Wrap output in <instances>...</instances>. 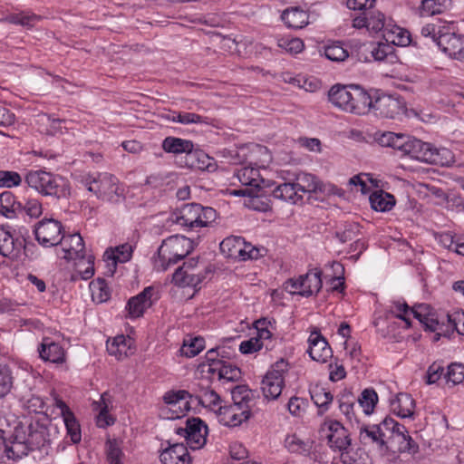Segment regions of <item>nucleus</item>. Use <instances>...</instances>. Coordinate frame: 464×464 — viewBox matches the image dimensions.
I'll list each match as a JSON object with an SVG mask.
<instances>
[{
  "mask_svg": "<svg viewBox=\"0 0 464 464\" xmlns=\"http://www.w3.org/2000/svg\"><path fill=\"white\" fill-rule=\"evenodd\" d=\"M353 88L354 85H334L328 92V99L330 102L334 106L344 111L350 112V111L352 110L351 102L353 93Z\"/></svg>",
  "mask_w": 464,
  "mask_h": 464,
  "instance_id": "nucleus-22",
  "label": "nucleus"
},
{
  "mask_svg": "<svg viewBox=\"0 0 464 464\" xmlns=\"http://www.w3.org/2000/svg\"><path fill=\"white\" fill-rule=\"evenodd\" d=\"M131 339L124 335H117L112 341H108L107 351L109 354L121 360L128 356L130 350Z\"/></svg>",
  "mask_w": 464,
  "mask_h": 464,
  "instance_id": "nucleus-35",
  "label": "nucleus"
},
{
  "mask_svg": "<svg viewBox=\"0 0 464 464\" xmlns=\"http://www.w3.org/2000/svg\"><path fill=\"white\" fill-rule=\"evenodd\" d=\"M188 398H193V395H191L188 392L185 390H179L177 392H168L164 394L163 400L165 403L170 405L172 408L170 409L172 411H176V407L179 405V409H181L183 406L187 410L189 409L188 401H187Z\"/></svg>",
  "mask_w": 464,
  "mask_h": 464,
  "instance_id": "nucleus-42",
  "label": "nucleus"
},
{
  "mask_svg": "<svg viewBox=\"0 0 464 464\" xmlns=\"http://www.w3.org/2000/svg\"><path fill=\"white\" fill-rule=\"evenodd\" d=\"M450 5V0H422L418 9L420 16L428 17L443 13Z\"/></svg>",
  "mask_w": 464,
  "mask_h": 464,
  "instance_id": "nucleus-38",
  "label": "nucleus"
},
{
  "mask_svg": "<svg viewBox=\"0 0 464 464\" xmlns=\"http://www.w3.org/2000/svg\"><path fill=\"white\" fill-rule=\"evenodd\" d=\"M29 188L44 197L55 199H68L71 196V185L67 179L43 169L30 170L24 176Z\"/></svg>",
  "mask_w": 464,
  "mask_h": 464,
  "instance_id": "nucleus-2",
  "label": "nucleus"
},
{
  "mask_svg": "<svg viewBox=\"0 0 464 464\" xmlns=\"http://www.w3.org/2000/svg\"><path fill=\"white\" fill-rule=\"evenodd\" d=\"M176 433L185 438L190 449L198 450L207 441L208 429L199 418H191L186 420L185 427L177 428Z\"/></svg>",
  "mask_w": 464,
  "mask_h": 464,
  "instance_id": "nucleus-13",
  "label": "nucleus"
},
{
  "mask_svg": "<svg viewBox=\"0 0 464 464\" xmlns=\"http://www.w3.org/2000/svg\"><path fill=\"white\" fill-rule=\"evenodd\" d=\"M205 347V340L204 338L198 337H188L184 340V343L182 346V353L187 357H194L198 355Z\"/></svg>",
  "mask_w": 464,
  "mask_h": 464,
  "instance_id": "nucleus-53",
  "label": "nucleus"
},
{
  "mask_svg": "<svg viewBox=\"0 0 464 464\" xmlns=\"http://www.w3.org/2000/svg\"><path fill=\"white\" fill-rule=\"evenodd\" d=\"M310 395L314 403L318 407V413L321 415L328 411L329 405L334 400L333 394L318 384L310 388Z\"/></svg>",
  "mask_w": 464,
  "mask_h": 464,
  "instance_id": "nucleus-32",
  "label": "nucleus"
},
{
  "mask_svg": "<svg viewBox=\"0 0 464 464\" xmlns=\"http://www.w3.org/2000/svg\"><path fill=\"white\" fill-rule=\"evenodd\" d=\"M281 18L288 28L295 30L302 29L309 24L308 13L299 7L285 9Z\"/></svg>",
  "mask_w": 464,
  "mask_h": 464,
  "instance_id": "nucleus-27",
  "label": "nucleus"
},
{
  "mask_svg": "<svg viewBox=\"0 0 464 464\" xmlns=\"http://www.w3.org/2000/svg\"><path fill=\"white\" fill-rule=\"evenodd\" d=\"M277 45L290 54L300 53L304 48V42L300 38L283 36L277 39Z\"/></svg>",
  "mask_w": 464,
  "mask_h": 464,
  "instance_id": "nucleus-50",
  "label": "nucleus"
},
{
  "mask_svg": "<svg viewBox=\"0 0 464 464\" xmlns=\"http://www.w3.org/2000/svg\"><path fill=\"white\" fill-rule=\"evenodd\" d=\"M326 425L328 427L326 438L330 448L338 451L346 450L351 445L348 430L337 420H330Z\"/></svg>",
  "mask_w": 464,
  "mask_h": 464,
  "instance_id": "nucleus-14",
  "label": "nucleus"
},
{
  "mask_svg": "<svg viewBox=\"0 0 464 464\" xmlns=\"http://www.w3.org/2000/svg\"><path fill=\"white\" fill-rule=\"evenodd\" d=\"M324 55L333 62H343L349 56L348 51L339 42L325 46Z\"/></svg>",
  "mask_w": 464,
  "mask_h": 464,
  "instance_id": "nucleus-55",
  "label": "nucleus"
},
{
  "mask_svg": "<svg viewBox=\"0 0 464 464\" xmlns=\"http://www.w3.org/2000/svg\"><path fill=\"white\" fill-rule=\"evenodd\" d=\"M406 111V102L400 95L382 94L374 97L373 113L378 117L401 119Z\"/></svg>",
  "mask_w": 464,
  "mask_h": 464,
  "instance_id": "nucleus-10",
  "label": "nucleus"
},
{
  "mask_svg": "<svg viewBox=\"0 0 464 464\" xmlns=\"http://www.w3.org/2000/svg\"><path fill=\"white\" fill-rule=\"evenodd\" d=\"M154 289L151 286L144 288L139 295L130 298L126 309L130 318H139L152 305V295Z\"/></svg>",
  "mask_w": 464,
  "mask_h": 464,
  "instance_id": "nucleus-19",
  "label": "nucleus"
},
{
  "mask_svg": "<svg viewBox=\"0 0 464 464\" xmlns=\"http://www.w3.org/2000/svg\"><path fill=\"white\" fill-rule=\"evenodd\" d=\"M193 397L198 404L208 407L215 412L218 411V406H221V398L214 390L206 389L201 394Z\"/></svg>",
  "mask_w": 464,
  "mask_h": 464,
  "instance_id": "nucleus-48",
  "label": "nucleus"
},
{
  "mask_svg": "<svg viewBox=\"0 0 464 464\" xmlns=\"http://www.w3.org/2000/svg\"><path fill=\"white\" fill-rule=\"evenodd\" d=\"M81 183L102 200L117 203L123 194L119 179L112 174L104 172L86 174L81 177Z\"/></svg>",
  "mask_w": 464,
  "mask_h": 464,
  "instance_id": "nucleus-5",
  "label": "nucleus"
},
{
  "mask_svg": "<svg viewBox=\"0 0 464 464\" xmlns=\"http://www.w3.org/2000/svg\"><path fill=\"white\" fill-rule=\"evenodd\" d=\"M415 401L412 397L404 392H400L391 401V409L394 414L401 418H411L414 414Z\"/></svg>",
  "mask_w": 464,
  "mask_h": 464,
  "instance_id": "nucleus-28",
  "label": "nucleus"
},
{
  "mask_svg": "<svg viewBox=\"0 0 464 464\" xmlns=\"http://www.w3.org/2000/svg\"><path fill=\"white\" fill-rule=\"evenodd\" d=\"M375 140L382 147H391L402 152L407 135L387 131L376 134Z\"/></svg>",
  "mask_w": 464,
  "mask_h": 464,
  "instance_id": "nucleus-39",
  "label": "nucleus"
},
{
  "mask_svg": "<svg viewBox=\"0 0 464 464\" xmlns=\"http://www.w3.org/2000/svg\"><path fill=\"white\" fill-rule=\"evenodd\" d=\"M186 165L192 169L213 172L217 169L216 160L201 150H190L185 157Z\"/></svg>",
  "mask_w": 464,
  "mask_h": 464,
  "instance_id": "nucleus-23",
  "label": "nucleus"
},
{
  "mask_svg": "<svg viewBox=\"0 0 464 464\" xmlns=\"http://www.w3.org/2000/svg\"><path fill=\"white\" fill-rule=\"evenodd\" d=\"M14 385V376L10 366L0 363V401L7 397Z\"/></svg>",
  "mask_w": 464,
  "mask_h": 464,
  "instance_id": "nucleus-41",
  "label": "nucleus"
},
{
  "mask_svg": "<svg viewBox=\"0 0 464 464\" xmlns=\"http://www.w3.org/2000/svg\"><path fill=\"white\" fill-rule=\"evenodd\" d=\"M388 24L385 23V16L379 11L370 10L368 14V30L378 33L383 30L384 34L388 33Z\"/></svg>",
  "mask_w": 464,
  "mask_h": 464,
  "instance_id": "nucleus-54",
  "label": "nucleus"
},
{
  "mask_svg": "<svg viewBox=\"0 0 464 464\" xmlns=\"http://www.w3.org/2000/svg\"><path fill=\"white\" fill-rule=\"evenodd\" d=\"M194 144L191 140L176 137H167L162 141V149L167 153L188 155L193 149Z\"/></svg>",
  "mask_w": 464,
  "mask_h": 464,
  "instance_id": "nucleus-33",
  "label": "nucleus"
},
{
  "mask_svg": "<svg viewBox=\"0 0 464 464\" xmlns=\"http://www.w3.org/2000/svg\"><path fill=\"white\" fill-rule=\"evenodd\" d=\"M63 120L53 118L46 113H41L37 115L36 118V124L39 132L45 135H56L58 133H63Z\"/></svg>",
  "mask_w": 464,
  "mask_h": 464,
  "instance_id": "nucleus-31",
  "label": "nucleus"
},
{
  "mask_svg": "<svg viewBox=\"0 0 464 464\" xmlns=\"http://www.w3.org/2000/svg\"><path fill=\"white\" fill-rule=\"evenodd\" d=\"M0 438L9 439L5 445L8 459H19L30 451L40 450L47 443V429L38 420L20 422L11 430L8 420L0 416Z\"/></svg>",
  "mask_w": 464,
  "mask_h": 464,
  "instance_id": "nucleus-1",
  "label": "nucleus"
},
{
  "mask_svg": "<svg viewBox=\"0 0 464 464\" xmlns=\"http://www.w3.org/2000/svg\"><path fill=\"white\" fill-rule=\"evenodd\" d=\"M39 357L45 362L55 364H63L66 361L65 351L63 346L51 340V338H44L38 346Z\"/></svg>",
  "mask_w": 464,
  "mask_h": 464,
  "instance_id": "nucleus-20",
  "label": "nucleus"
},
{
  "mask_svg": "<svg viewBox=\"0 0 464 464\" xmlns=\"http://www.w3.org/2000/svg\"><path fill=\"white\" fill-rule=\"evenodd\" d=\"M301 182L290 183L285 182L276 187L273 190V197L292 204H296L302 199L299 192H316L322 190L319 180L311 174H304L303 178L298 179Z\"/></svg>",
  "mask_w": 464,
  "mask_h": 464,
  "instance_id": "nucleus-7",
  "label": "nucleus"
},
{
  "mask_svg": "<svg viewBox=\"0 0 464 464\" xmlns=\"http://www.w3.org/2000/svg\"><path fill=\"white\" fill-rule=\"evenodd\" d=\"M439 47L458 61L464 58V34H456L452 24H443L439 30Z\"/></svg>",
  "mask_w": 464,
  "mask_h": 464,
  "instance_id": "nucleus-11",
  "label": "nucleus"
},
{
  "mask_svg": "<svg viewBox=\"0 0 464 464\" xmlns=\"http://www.w3.org/2000/svg\"><path fill=\"white\" fill-rule=\"evenodd\" d=\"M388 440H391L389 450L392 451L393 454L408 453L414 455L419 451V445L408 434L406 428L393 436H390Z\"/></svg>",
  "mask_w": 464,
  "mask_h": 464,
  "instance_id": "nucleus-21",
  "label": "nucleus"
},
{
  "mask_svg": "<svg viewBox=\"0 0 464 464\" xmlns=\"http://www.w3.org/2000/svg\"><path fill=\"white\" fill-rule=\"evenodd\" d=\"M63 420L65 425L67 434L71 438V440L73 443L80 442L82 439L81 429L73 413H67V416L63 418Z\"/></svg>",
  "mask_w": 464,
  "mask_h": 464,
  "instance_id": "nucleus-56",
  "label": "nucleus"
},
{
  "mask_svg": "<svg viewBox=\"0 0 464 464\" xmlns=\"http://www.w3.org/2000/svg\"><path fill=\"white\" fill-rule=\"evenodd\" d=\"M288 362L284 359L276 362L261 381V391L265 399L275 401L279 398L285 386V375L288 372Z\"/></svg>",
  "mask_w": 464,
  "mask_h": 464,
  "instance_id": "nucleus-8",
  "label": "nucleus"
},
{
  "mask_svg": "<svg viewBox=\"0 0 464 464\" xmlns=\"http://www.w3.org/2000/svg\"><path fill=\"white\" fill-rule=\"evenodd\" d=\"M106 453L109 464H123V452L116 440H108L106 442Z\"/></svg>",
  "mask_w": 464,
  "mask_h": 464,
  "instance_id": "nucleus-57",
  "label": "nucleus"
},
{
  "mask_svg": "<svg viewBox=\"0 0 464 464\" xmlns=\"http://www.w3.org/2000/svg\"><path fill=\"white\" fill-rule=\"evenodd\" d=\"M40 19V16L34 14L19 13L11 14L4 18H1L0 22L19 24L26 28H32Z\"/></svg>",
  "mask_w": 464,
  "mask_h": 464,
  "instance_id": "nucleus-44",
  "label": "nucleus"
},
{
  "mask_svg": "<svg viewBox=\"0 0 464 464\" xmlns=\"http://www.w3.org/2000/svg\"><path fill=\"white\" fill-rule=\"evenodd\" d=\"M205 276L201 271L183 270L177 268L172 276V282L180 287L190 286L196 288L202 283Z\"/></svg>",
  "mask_w": 464,
  "mask_h": 464,
  "instance_id": "nucleus-29",
  "label": "nucleus"
},
{
  "mask_svg": "<svg viewBox=\"0 0 464 464\" xmlns=\"http://www.w3.org/2000/svg\"><path fill=\"white\" fill-rule=\"evenodd\" d=\"M22 182V178L19 173L15 171L0 170V187L1 188H13L19 186Z\"/></svg>",
  "mask_w": 464,
  "mask_h": 464,
  "instance_id": "nucleus-61",
  "label": "nucleus"
},
{
  "mask_svg": "<svg viewBox=\"0 0 464 464\" xmlns=\"http://www.w3.org/2000/svg\"><path fill=\"white\" fill-rule=\"evenodd\" d=\"M217 212L210 207H202L199 204H184L172 214V220L176 224L188 229L204 227L215 221Z\"/></svg>",
  "mask_w": 464,
  "mask_h": 464,
  "instance_id": "nucleus-6",
  "label": "nucleus"
},
{
  "mask_svg": "<svg viewBox=\"0 0 464 464\" xmlns=\"http://www.w3.org/2000/svg\"><path fill=\"white\" fill-rule=\"evenodd\" d=\"M378 401V395L372 389H365L358 398V403L366 415L372 413Z\"/></svg>",
  "mask_w": 464,
  "mask_h": 464,
  "instance_id": "nucleus-52",
  "label": "nucleus"
},
{
  "mask_svg": "<svg viewBox=\"0 0 464 464\" xmlns=\"http://www.w3.org/2000/svg\"><path fill=\"white\" fill-rule=\"evenodd\" d=\"M448 382H452L453 385L461 383L464 381V365L461 363H451L448 367L445 375Z\"/></svg>",
  "mask_w": 464,
  "mask_h": 464,
  "instance_id": "nucleus-58",
  "label": "nucleus"
},
{
  "mask_svg": "<svg viewBox=\"0 0 464 464\" xmlns=\"http://www.w3.org/2000/svg\"><path fill=\"white\" fill-rule=\"evenodd\" d=\"M392 312L395 313V316L403 320L408 326L411 325L409 314H411V308L405 302L395 301L392 305Z\"/></svg>",
  "mask_w": 464,
  "mask_h": 464,
  "instance_id": "nucleus-64",
  "label": "nucleus"
},
{
  "mask_svg": "<svg viewBox=\"0 0 464 464\" xmlns=\"http://www.w3.org/2000/svg\"><path fill=\"white\" fill-rule=\"evenodd\" d=\"M374 98L358 85H354L350 112L365 114L373 111Z\"/></svg>",
  "mask_w": 464,
  "mask_h": 464,
  "instance_id": "nucleus-26",
  "label": "nucleus"
},
{
  "mask_svg": "<svg viewBox=\"0 0 464 464\" xmlns=\"http://www.w3.org/2000/svg\"><path fill=\"white\" fill-rule=\"evenodd\" d=\"M133 253V247L129 243H124L116 246L114 249L106 250L105 256L108 259H111L113 264L128 262Z\"/></svg>",
  "mask_w": 464,
  "mask_h": 464,
  "instance_id": "nucleus-45",
  "label": "nucleus"
},
{
  "mask_svg": "<svg viewBox=\"0 0 464 464\" xmlns=\"http://www.w3.org/2000/svg\"><path fill=\"white\" fill-rule=\"evenodd\" d=\"M93 409L100 411L96 418L98 427L106 428L114 423V419L108 413V405L105 402L104 394L102 395L101 401L93 403Z\"/></svg>",
  "mask_w": 464,
  "mask_h": 464,
  "instance_id": "nucleus-51",
  "label": "nucleus"
},
{
  "mask_svg": "<svg viewBox=\"0 0 464 464\" xmlns=\"http://www.w3.org/2000/svg\"><path fill=\"white\" fill-rule=\"evenodd\" d=\"M237 177L244 186L259 188L264 179H261L259 170L253 167H244L237 171Z\"/></svg>",
  "mask_w": 464,
  "mask_h": 464,
  "instance_id": "nucleus-43",
  "label": "nucleus"
},
{
  "mask_svg": "<svg viewBox=\"0 0 464 464\" xmlns=\"http://www.w3.org/2000/svg\"><path fill=\"white\" fill-rule=\"evenodd\" d=\"M393 46L389 44L378 43L372 45L371 53L375 61H384L393 56Z\"/></svg>",
  "mask_w": 464,
  "mask_h": 464,
  "instance_id": "nucleus-59",
  "label": "nucleus"
},
{
  "mask_svg": "<svg viewBox=\"0 0 464 464\" xmlns=\"http://www.w3.org/2000/svg\"><path fill=\"white\" fill-rule=\"evenodd\" d=\"M22 212V204L16 202L14 196L10 191L0 194V214L7 218H13Z\"/></svg>",
  "mask_w": 464,
  "mask_h": 464,
  "instance_id": "nucleus-34",
  "label": "nucleus"
},
{
  "mask_svg": "<svg viewBox=\"0 0 464 464\" xmlns=\"http://www.w3.org/2000/svg\"><path fill=\"white\" fill-rule=\"evenodd\" d=\"M360 441L364 444H373L382 451H389L388 437L378 425L362 426L360 429Z\"/></svg>",
  "mask_w": 464,
  "mask_h": 464,
  "instance_id": "nucleus-17",
  "label": "nucleus"
},
{
  "mask_svg": "<svg viewBox=\"0 0 464 464\" xmlns=\"http://www.w3.org/2000/svg\"><path fill=\"white\" fill-rule=\"evenodd\" d=\"M214 374L218 375L219 381L237 382L241 378V371L238 367L232 365L226 361L216 362Z\"/></svg>",
  "mask_w": 464,
  "mask_h": 464,
  "instance_id": "nucleus-40",
  "label": "nucleus"
},
{
  "mask_svg": "<svg viewBox=\"0 0 464 464\" xmlns=\"http://www.w3.org/2000/svg\"><path fill=\"white\" fill-rule=\"evenodd\" d=\"M307 406V401L293 396L287 402V410L289 413L294 417H301L304 412Z\"/></svg>",
  "mask_w": 464,
  "mask_h": 464,
  "instance_id": "nucleus-60",
  "label": "nucleus"
},
{
  "mask_svg": "<svg viewBox=\"0 0 464 464\" xmlns=\"http://www.w3.org/2000/svg\"><path fill=\"white\" fill-rule=\"evenodd\" d=\"M433 145L407 135L402 154L422 162H429Z\"/></svg>",
  "mask_w": 464,
  "mask_h": 464,
  "instance_id": "nucleus-18",
  "label": "nucleus"
},
{
  "mask_svg": "<svg viewBox=\"0 0 464 464\" xmlns=\"http://www.w3.org/2000/svg\"><path fill=\"white\" fill-rule=\"evenodd\" d=\"M308 343L309 347L307 353L314 361L324 363L332 357L333 351L331 346L318 331L311 333Z\"/></svg>",
  "mask_w": 464,
  "mask_h": 464,
  "instance_id": "nucleus-15",
  "label": "nucleus"
},
{
  "mask_svg": "<svg viewBox=\"0 0 464 464\" xmlns=\"http://www.w3.org/2000/svg\"><path fill=\"white\" fill-rule=\"evenodd\" d=\"M224 349L220 348H212L208 350L206 353V362L208 363V370L207 372L208 373L214 374V364L216 365V362H222L224 360Z\"/></svg>",
  "mask_w": 464,
  "mask_h": 464,
  "instance_id": "nucleus-62",
  "label": "nucleus"
},
{
  "mask_svg": "<svg viewBox=\"0 0 464 464\" xmlns=\"http://www.w3.org/2000/svg\"><path fill=\"white\" fill-rule=\"evenodd\" d=\"M243 246V237H227L219 245L221 253L228 258L238 259L241 255Z\"/></svg>",
  "mask_w": 464,
  "mask_h": 464,
  "instance_id": "nucleus-37",
  "label": "nucleus"
},
{
  "mask_svg": "<svg viewBox=\"0 0 464 464\" xmlns=\"http://www.w3.org/2000/svg\"><path fill=\"white\" fill-rule=\"evenodd\" d=\"M193 248V241L184 236L169 237L160 246L154 266L160 271H166L185 258Z\"/></svg>",
  "mask_w": 464,
  "mask_h": 464,
  "instance_id": "nucleus-3",
  "label": "nucleus"
},
{
  "mask_svg": "<svg viewBox=\"0 0 464 464\" xmlns=\"http://www.w3.org/2000/svg\"><path fill=\"white\" fill-rule=\"evenodd\" d=\"M285 446L291 453L308 456L314 447V440H304L297 434H289L285 439Z\"/></svg>",
  "mask_w": 464,
  "mask_h": 464,
  "instance_id": "nucleus-30",
  "label": "nucleus"
},
{
  "mask_svg": "<svg viewBox=\"0 0 464 464\" xmlns=\"http://www.w3.org/2000/svg\"><path fill=\"white\" fill-rule=\"evenodd\" d=\"M369 200L372 208L380 212L389 211L395 205L394 197L383 190H376L372 192L370 195Z\"/></svg>",
  "mask_w": 464,
  "mask_h": 464,
  "instance_id": "nucleus-36",
  "label": "nucleus"
},
{
  "mask_svg": "<svg viewBox=\"0 0 464 464\" xmlns=\"http://www.w3.org/2000/svg\"><path fill=\"white\" fill-rule=\"evenodd\" d=\"M22 211H24L30 218H37L43 213V205L37 198H30L24 206H22Z\"/></svg>",
  "mask_w": 464,
  "mask_h": 464,
  "instance_id": "nucleus-63",
  "label": "nucleus"
},
{
  "mask_svg": "<svg viewBox=\"0 0 464 464\" xmlns=\"http://www.w3.org/2000/svg\"><path fill=\"white\" fill-rule=\"evenodd\" d=\"M34 233L37 242L44 246H57L63 239V226L53 218H44L34 225Z\"/></svg>",
  "mask_w": 464,
  "mask_h": 464,
  "instance_id": "nucleus-12",
  "label": "nucleus"
},
{
  "mask_svg": "<svg viewBox=\"0 0 464 464\" xmlns=\"http://www.w3.org/2000/svg\"><path fill=\"white\" fill-rule=\"evenodd\" d=\"M160 461L163 464H191L188 449L183 443H176L164 450Z\"/></svg>",
  "mask_w": 464,
  "mask_h": 464,
  "instance_id": "nucleus-25",
  "label": "nucleus"
},
{
  "mask_svg": "<svg viewBox=\"0 0 464 464\" xmlns=\"http://www.w3.org/2000/svg\"><path fill=\"white\" fill-rule=\"evenodd\" d=\"M92 300L96 303H104L111 297L110 289L104 279L98 278L90 284Z\"/></svg>",
  "mask_w": 464,
  "mask_h": 464,
  "instance_id": "nucleus-47",
  "label": "nucleus"
},
{
  "mask_svg": "<svg viewBox=\"0 0 464 464\" xmlns=\"http://www.w3.org/2000/svg\"><path fill=\"white\" fill-rule=\"evenodd\" d=\"M322 270L310 269L305 275L298 278H290L285 283V289L290 294H297L309 297L317 294L322 288Z\"/></svg>",
  "mask_w": 464,
  "mask_h": 464,
  "instance_id": "nucleus-9",
  "label": "nucleus"
},
{
  "mask_svg": "<svg viewBox=\"0 0 464 464\" xmlns=\"http://www.w3.org/2000/svg\"><path fill=\"white\" fill-rule=\"evenodd\" d=\"M387 42L394 45L406 46L411 43L410 33L399 26H393L388 33L383 34Z\"/></svg>",
  "mask_w": 464,
  "mask_h": 464,
  "instance_id": "nucleus-49",
  "label": "nucleus"
},
{
  "mask_svg": "<svg viewBox=\"0 0 464 464\" xmlns=\"http://www.w3.org/2000/svg\"><path fill=\"white\" fill-rule=\"evenodd\" d=\"M24 246L23 240L14 238L8 231L0 229V255L13 261L17 260Z\"/></svg>",
  "mask_w": 464,
  "mask_h": 464,
  "instance_id": "nucleus-24",
  "label": "nucleus"
},
{
  "mask_svg": "<svg viewBox=\"0 0 464 464\" xmlns=\"http://www.w3.org/2000/svg\"><path fill=\"white\" fill-rule=\"evenodd\" d=\"M250 391L246 386H237L232 391L234 402L227 406H218L216 413L218 420L225 426L236 427L246 421L250 417V410L247 405Z\"/></svg>",
  "mask_w": 464,
  "mask_h": 464,
  "instance_id": "nucleus-4",
  "label": "nucleus"
},
{
  "mask_svg": "<svg viewBox=\"0 0 464 464\" xmlns=\"http://www.w3.org/2000/svg\"><path fill=\"white\" fill-rule=\"evenodd\" d=\"M62 246L63 258L66 260L85 259L84 242L80 234L63 236Z\"/></svg>",
  "mask_w": 464,
  "mask_h": 464,
  "instance_id": "nucleus-16",
  "label": "nucleus"
},
{
  "mask_svg": "<svg viewBox=\"0 0 464 464\" xmlns=\"http://www.w3.org/2000/svg\"><path fill=\"white\" fill-rule=\"evenodd\" d=\"M455 161L453 152L447 148L432 147L431 154L429 160V164H435L440 166H450Z\"/></svg>",
  "mask_w": 464,
  "mask_h": 464,
  "instance_id": "nucleus-46",
  "label": "nucleus"
}]
</instances>
